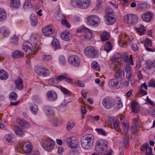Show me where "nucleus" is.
Wrapping results in <instances>:
<instances>
[{"label": "nucleus", "instance_id": "bf43d9fd", "mask_svg": "<svg viewBox=\"0 0 155 155\" xmlns=\"http://www.w3.org/2000/svg\"><path fill=\"white\" fill-rule=\"evenodd\" d=\"M9 97L11 100H16L17 97V94L15 92H12L10 94Z\"/></svg>", "mask_w": 155, "mask_h": 155}, {"label": "nucleus", "instance_id": "69168bd1", "mask_svg": "<svg viewBox=\"0 0 155 155\" xmlns=\"http://www.w3.org/2000/svg\"><path fill=\"white\" fill-rule=\"evenodd\" d=\"M56 80H55L54 78H52L49 79L48 83L54 86L56 84Z\"/></svg>", "mask_w": 155, "mask_h": 155}, {"label": "nucleus", "instance_id": "393cba45", "mask_svg": "<svg viewBox=\"0 0 155 155\" xmlns=\"http://www.w3.org/2000/svg\"><path fill=\"white\" fill-rule=\"evenodd\" d=\"M8 73L3 69H0V79L4 80H6L8 78Z\"/></svg>", "mask_w": 155, "mask_h": 155}, {"label": "nucleus", "instance_id": "0e129e2a", "mask_svg": "<svg viewBox=\"0 0 155 155\" xmlns=\"http://www.w3.org/2000/svg\"><path fill=\"white\" fill-rule=\"evenodd\" d=\"M38 38V36L37 35L33 34L31 36V41L33 43H35L37 42V39Z\"/></svg>", "mask_w": 155, "mask_h": 155}, {"label": "nucleus", "instance_id": "5fc2aeb1", "mask_svg": "<svg viewBox=\"0 0 155 155\" xmlns=\"http://www.w3.org/2000/svg\"><path fill=\"white\" fill-rule=\"evenodd\" d=\"M52 58V56L50 55H42V59L45 62H47L51 60Z\"/></svg>", "mask_w": 155, "mask_h": 155}, {"label": "nucleus", "instance_id": "423d86ee", "mask_svg": "<svg viewBox=\"0 0 155 155\" xmlns=\"http://www.w3.org/2000/svg\"><path fill=\"white\" fill-rule=\"evenodd\" d=\"M85 55L89 58H94L98 54L97 50L93 46H90L85 48L84 50Z\"/></svg>", "mask_w": 155, "mask_h": 155}, {"label": "nucleus", "instance_id": "a19ab883", "mask_svg": "<svg viewBox=\"0 0 155 155\" xmlns=\"http://www.w3.org/2000/svg\"><path fill=\"white\" fill-rule=\"evenodd\" d=\"M123 140L124 146L125 148H127L129 141V136L127 134L124 135V136Z\"/></svg>", "mask_w": 155, "mask_h": 155}, {"label": "nucleus", "instance_id": "0eeeda50", "mask_svg": "<svg viewBox=\"0 0 155 155\" xmlns=\"http://www.w3.org/2000/svg\"><path fill=\"white\" fill-rule=\"evenodd\" d=\"M66 141L68 146L71 148L77 147L79 144L78 140L74 136L67 138Z\"/></svg>", "mask_w": 155, "mask_h": 155}, {"label": "nucleus", "instance_id": "7ed1b4c3", "mask_svg": "<svg viewBox=\"0 0 155 155\" xmlns=\"http://www.w3.org/2000/svg\"><path fill=\"white\" fill-rule=\"evenodd\" d=\"M54 144L55 142L50 138L45 139L41 142L42 147L48 152L51 151L54 149Z\"/></svg>", "mask_w": 155, "mask_h": 155}, {"label": "nucleus", "instance_id": "2f4dec72", "mask_svg": "<svg viewBox=\"0 0 155 155\" xmlns=\"http://www.w3.org/2000/svg\"><path fill=\"white\" fill-rule=\"evenodd\" d=\"M51 44L55 50L57 49H59L60 48L59 42L58 40L56 38H54L53 39Z\"/></svg>", "mask_w": 155, "mask_h": 155}, {"label": "nucleus", "instance_id": "a211bd4d", "mask_svg": "<svg viewBox=\"0 0 155 155\" xmlns=\"http://www.w3.org/2000/svg\"><path fill=\"white\" fill-rule=\"evenodd\" d=\"M24 55V53L22 51L19 50H17L12 53V57L14 59L20 58L23 57Z\"/></svg>", "mask_w": 155, "mask_h": 155}, {"label": "nucleus", "instance_id": "c9c22d12", "mask_svg": "<svg viewBox=\"0 0 155 155\" xmlns=\"http://www.w3.org/2000/svg\"><path fill=\"white\" fill-rule=\"evenodd\" d=\"M30 109L31 113L34 115H36L38 110V107L36 104L32 105L30 107Z\"/></svg>", "mask_w": 155, "mask_h": 155}, {"label": "nucleus", "instance_id": "79ce46f5", "mask_svg": "<svg viewBox=\"0 0 155 155\" xmlns=\"http://www.w3.org/2000/svg\"><path fill=\"white\" fill-rule=\"evenodd\" d=\"M19 38L16 35H14L11 39V42L14 45H18V44Z\"/></svg>", "mask_w": 155, "mask_h": 155}, {"label": "nucleus", "instance_id": "4d7b16f0", "mask_svg": "<svg viewBox=\"0 0 155 155\" xmlns=\"http://www.w3.org/2000/svg\"><path fill=\"white\" fill-rule=\"evenodd\" d=\"M59 61L61 65H64L66 63V60L65 57L63 55H60L58 58Z\"/></svg>", "mask_w": 155, "mask_h": 155}, {"label": "nucleus", "instance_id": "58836bf2", "mask_svg": "<svg viewBox=\"0 0 155 155\" xmlns=\"http://www.w3.org/2000/svg\"><path fill=\"white\" fill-rule=\"evenodd\" d=\"M129 123L127 121L125 120L123 122V129L125 133H127L129 131Z\"/></svg>", "mask_w": 155, "mask_h": 155}, {"label": "nucleus", "instance_id": "3c124183", "mask_svg": "<svg viewBox=\"0 0 155 155\" xmlns=\"http://www.w3.org/2000/svg\"><path fill=\"white\" fill-rule=\"evenodd\" d=\"M113 124L114 127L116 131H120L121 129L119 125V122L118 120H117Z\"/></svg>", "mask_w": 155, "mask_h": 155}, {"label": "nucleus", "instance_id": "cd10ccee", "mask_svg": "<svg viewBox=\"0 0 155 155\" xmlns=\"http://www.w3.org/2000/svg\"><path fill=\"white\" fill-rule=\"evenodd\" d=\"M7 14L3 9L0 8V21L5 20L6 18Z\"/></svg>", "mask_w": 155, "mask_h": 155}, {"label": "nucleus", "instance_id": "b1692460", "mask_svg": "<svg viewBox=\"0 0 155 155\" xmlns=\"http://www.w3.org/2000/svg\"><path fill=\"white\" fill-rule=\"evenodd\" d=\"M124 71L122 70L118 69L114 74V77L116 78H120L123 77H124Z\"/></svg>", "mask_w": 155, "mask_h": 155}, {"label": "nucleus", "instance_id": "49530a36", "mask_svg": "<svg viewBox=\"0 0 155 155\" xmlns=\"http://www.w3.org/2000/svg\"><path fill=\"white\" fill-rule=\"evenodd\" d=\"M117 120L113 117H109L105 121V123L110 125L113 124Z\"/></svg>", "mask_w": 155, "mask_h": 155}, {"label": "nucleus", "instance_id": "a18cd8bd", "mask_svg": "<svg viewBox=\"0 0 155 155\" xmlns=\"http://www.w3.org/2000/svg\"><path fill=\"white\" fill-rule=\"evenodd\" d=\"M128 38L125 34L121 33L120 34L119 36L118 42L119 43H120L121 41H123L124 40H126Z\"/></svg>", "mask_w": 155, "mask_h": 155}, {"label": "nucleus", "instance_id": "ddd939ff", "mask_svg": "<svg viewBox=\"0 0 155 155\" xmlns=\"http://www.w3.org/2000/svg\"><path fill=\"white\" fill-rule=\"evenodd\" d=\"M53 27L51 26L48 25L44 27L42 29V32L44 35L49 36L54 32Z\"/></svg>", "mask_w": 155, "mask_h": 155}, {"label": "nucleus", "instance_id": "e433bc0d", "mask_svg": "<svg viewBox=\"0 0 155 155\" xmlns=\"http://www.w3.org/2000/svg\"><path fill=\"white\" fill-rule=\"evenodd\" d=\"M124 61L125 62L129 63L130 62V64L132 65H134V63L133 59V56L132 55H130V58L127 56H125L123 58Z\"/></svg>", "mask_w": 155, "mask_h": 155}, {"label": "nucleus", "instance_id": "4be33fe9", "mask_svg": "<svg viewBox=\"0 0 155 155\" xmlns=\"http://www.w3.org/2000/svg\"><path fill=\"white\" fill-rule=\"evenodd\" d=\"M15 83L16 88L19 90L23 89V81L20 77H19L17 79L15 80Z\"/></svg>", "mask_w": 155, "mask_h": 155}, {"label": "nucleus", "instance_id": "2eb2a0df", "mask_svg": "<svg viewBox=\"0 0 155 155\" xmlns=\"http://www.w3.org/2000/svg\"><path fill=\"white\" fill-rule=\"evenodd\" d=\"M103 106L106 108L110 109L112 106L111 100L108 97L104 98L102 101Z\"/></svg>", "mask_w": 155, "mask_h": 155}, {"label": "nucleus", "instance_id": "4468645a", "mask_svg": "<svg viewBox=\"0 0 155 155\" xmlns=\"http://www.w3.org/2000/svg\"><path fill=\"white\" fill-rule=\"evenodd\" d=\"M33 48V46L29 42H25L23 44L22 49L25 52H27L29 53V52H31Z\"/></svg>", "mask_w": 155, "mask_h": 155}, {"label": "nucleus", "instance_id": "4c0bfd02", "mask_svg": "<svg viewBox=\"0 0 155 155\" xmlns=\"http://www.w3.org/2000/svg\"><path fill=\"white\" fill-rule=\"evenodd\" d=\"M101 37L102 41H106L109 39L110 35L106 31H104L101 34Z\"/></svg>", "mask_w": 155, "mask_h": 155}, {"label": "nucleus", "instance_id": "f8f14e48", "mask_svg": "<svg viewBox=\"0 0 155 155\" xmlns=\"http://www.w3.org/2000/svg\"><path fill=\"white\" fill-rule=\"evenodd\" d=\"M47 99L51 101H56L58 97L57 93L54 91L50 90L48 91L46 94Z\"/></svg>", "mask_w": 155, "mask_h": 155}, {"label": "nucleus", "instance_id": "412c9836", "mask_svg": "<svg viewBox=\"0 0 155 155\" xmlns=\"http://www.w3.org/2000/svg\"><path fill=\"white\" fill-rule=\"evenodd\" d=\"M80 8L85 9L87 8L91 4V0H82Z\"/></svg>", "mask_w": 155, "mask_h": 155}, {"label": "nucleus", "instance_id": "37998d69", "mask_svg": "<svg viewBox=\"0 0 155 155\" xmlns=\"http://www.w3.org/2000/svg\"><path fill=\"white\" fill-rule=\"evenodd\" d=\"M91 68L94 70L98 71H100V65L96 61L93 62L91 64Z\"/></svg>", "mask_w": 155, "mask_h": 155}, {"label": "nucleus", "instance_id": "864d4df0", "mask_svg": "<svg viewBox=\"0 0 155 155\" xmlns=\"http://www.w3.org/2000/svg\"><path fill=\"white\" fill-rule=\"evenodd\" d=\"M75 125V123L74 121L70 120L68 123L66 129L68 130H70Z\"/></svg>", "mask_w": 155, "mask_h": 155}, {"label": "nucleus", "instance_id": "603ef678", "mask_svg": "<svg viewBox=\"0 0 155 155\" xmlns=\"http://www.w3.org/2000/svg\"><path fill=\"white\" fill-rule=\"evenodd\" d=\"M111 48V43L109 42H107L104 46V50L107 52H109Z\"/></svg>", "mask_w": 155, "mask_h": 155}, {"label": "nucleus", "instance_id": "39448f33", "mask_svg": "<svg viewBox=\"0 0 155 155\" xmlns=\"http://www.w3.org/2000/svg\"><path fill=\"white\" fill-rule=\"evenodd\" d=\"M106 10L108 12L104 16L105 22L108 25H111L116 21L115 18L113 16L112 9L109 7H107Z\"/></svg>", "mask_w": 155, "mask_h": 155}, {"label": "nucleus", "instance_id": "6e6552de", "mask_svg": "<svg viewBox=\"0 0 155 155\" xmlns=\"http://www.w3.org/2000/svg\"><path fill=\"white\" fill-rule=\"evenodd\" d=\"M124 19L127 24L134 25L137 23L138 18L136 15L128 14L124 16Z\"/></svg>", "mask_w": 155, "mask_h": 155}, {"label": "nucleus", "instance_id": "c03bdc74", "mask_svg": "<svg viewBox=\"0 0 155 155\" xmlns=\"http://www.w3.org/2000/svg\"><path fill=\"white\" fill-rule=\"evenodd\" d=\"M67 74L64 73L58 76L56 78L57 81L58 82L64 80H65L66 78H67Z\"/></svg>", "mask_w": 155, "mask_h": 155}, {"label": "nucleus", "instance_id": "a878e982", "mask_svg": "<svg viewBox=\"0 0 155 155\" xmlns=\"http://www.w3.org/2000/svg\"><path fill=\"white\" fill-rule=\"evenodd\" d=\"M14 130L16 134L19 136L21 137L24 135V132L19 127L15 126L14 127Z\"/></svg>", "mask_w": 155, "mask_h": 155}, {"label": "nucleus", "instance_id": "680f3d73", "mask_svg": "<svg viewBox=\"0 0 155 155\" xmlns=\"http://www.w3.org/2000/svg\"><path fill=\"white\" fill-rule=\"evenodd\" d=\"M25 120L21 118H18L16 119V122L19 125L22 127L24 125Z\"/></svg>", "mask_w": 155, "mask_h": 155}, {"label": "nucleus", "instance_id": "ea45409f", "mask_svg": "<svg viewBox=\"0 0 155 155\" xmlns=\"http://www.w3.org/2000/svg\"><path fill=\"white\" fill-rule=\"evenodd\" d=\"M135 29L137 32L139 34H142L143 33L145 29L144 26L140 25L139 27H135Z\"/></svg>", "mask_w": 155, "mask_h": 155}, {"label": "nucleus", "instance_id": "f03ea898", "mask_svg": "<svg viewBox=\"0 0 155 155\" xmlns=\"http://www.w3.org/2000/svg\"><path fill=\"white\" fill-rule=\"evenodd\" d=\"M16 148L20 153L23 151L27 154L31 153L33 149L32 146L29 142H25L24 141L19 142L16 146Z\"/></svg>", "mask_w": 155, "mask_h": 155}, {"label": "nucleus", "instance_id": "7c9ffc66", "mask_svg": "<svg viewBox=\"0 0 155 155\" xmlns=\"http://www.w3.org/2000/svg\"><path fill=\"white\" fill-rule=\"evenodd\" d=\"M119 82L116 79H112L108 82L109 85L115 88L118 85Z\"/></svg>", "mask_w": 155, "mask_h": 155}, {"label": "nucleus", "instance_id": "338daca9", "mask_svg": "<svg viewBox=\"0 0 155 155\" xmlns=\"http://www.w3.org/2000/svg\"><path fill=\"white\" fill-rule=\"evenodd\" d=\"M47 110L48 112V114L50 115H52L54 113L53 108L51 107L48 106L47 107Z\"/></svg>", "mask_w": 155, "mask_h": 155}, {"label": "nucleus", "instance_id": "6ab92c4d", "mask_svg": "<svg viewBox=\"0 0 155 155\" xmlns=\"http://www.w3.org/2000/svg\"><path fill=\"white\" fill-rule=\"evenodd\" d=\"M20 0H10V6L11 8H18L20 6Z\"/></svg>", "mask_w": 155, "mask_h": 155}, {"label": "nucleus", "instance_id": "9d476101", "mask_svg": "<svg viewBox=\"0 0 155 155\" xmlns=\"http://www.w3.org/2000/svg\"><path fill=\"white\" fill-rule=\"evenodd\" d=\"M68 61L71 65L76 67H79L81 63L79 57L76 55L70 56L68 58Z\"/></svg>", "mask_w": 155, "mask_h": 155}, {"label": "nucleus", "instance_id": "e2e57ef3", "mask_svg": "<svg viewBox=\"0 0 155 155\" xmlns=\"http://www.w3.org/2000/svg\"><path fill=\"white\" fill-rule=\"evenodd\" d=\"M119 55V53L114 55L112 57V60L115 62L118 61L119 59L120 58V56H118Z\"/></svg>", "mask_w": 155, "mask_h": 155}, {"label": "nucleus", "instance_id": "5701e85b", "mask_svg": "<svg viewBox=\"0 0 155 155\" xmlns=\"http://www.w3.org/2000/svg\"><path fill=\"white\" fill-rule=\"evenodd\" d=\"M0 32L2 35L5 37H8L9 36L10 31L6 27H1L0 28Z\"/></svg>", "mask_w": 155, "mask_h": 155}, {"label": "nucleus", "instance_id": "1a4fd4ad", "mask_svg": "<svg viewBox=\"0 0 155 155\" xmlns=\"http://www.w3.org/2000/svg\"><path fill=\"white\" fill-rule=\"evenodd\" d=\"M87 21L91 25L97 27L100 22V19L97 15H92L87 18Z\"/></svg>", "mask_w": 155, "mask_h": 155}, {"label": "nucleus", "instance_id": "774afa93", "mask_svg": "<svg viewBox=\"0 0 155 155\" xmlns=\"http://www.w3.org/2000/svg\"><path fill=\"white\" fill-rule=\"evenodd\" d=\"M50 74V71L48 69L46 68L45 71H44V72L42 73L41 76L44 77H47L49 76Z\"/></svg>", "mask_w": 155, "mask_h": 155}, {"label": "nucleus", "instance_id": "9b49d317", "mask_svg": "<svg viewBox=\"0 0 155 155\" xmlns=\"http://www.w3.org/2000/svg\"><path fill=\"white\" fill-rule=\"evenodd\" d=\"M77 32L82 33L84 37L86 38L89 39L92 38V35L90 30L84 26L78 28Z\"/></svg>", "mask_w": 155, "mask_h": 155}, {"label": "nucleus", "instance_id": "dca6fc26", "mask_svg": "<svg viewBox=\"0 0 155 155\" xmlns=\"http://www.w3.org/2000/svg\"><path fill=\"white\" fill-rule=\"evenodd\" d=\"M4 140L6 142L11 143H13L15 140V136L12 134H8L5 135Z\"/></svg>", "mask_w": 155, "mask_h": 155}, {"label": "nucleus", "instance_id": "c756f323", "mask_svg": "<svg viewBox=\"0 0 155 155\" xmlns=\"http://www.w3.org/2000/svg\"><path fill=\"white\" fill-rule=\"evenodd\" d=\"M46 69L45 67L43 66L37 67L35 68V71L38 74L41 75L44 71Z\"/></svg>", "mask_w": 155, "mask_h": 155}, {"label": "nucleus", "instance_id": "052dcab7", "mask_svg": "<svg viewBox=\"0 0 155 155\" xmlns=\"http://www.w3.org/2000/svg\"><path fill=\"white\" fill-rule=\"evenodd\" d=\"M27 59L26 61V63L28 64H29L30 62V60L29 58L31 59L34 57V56L32 55V53H30L29 52V53H27Z\"/></svg>", "mask_w": 155, "mask_h": 155}, {"label": "nucleus", "instance_id": "bb28decb", "mask_svg": "<svg viewBox=\"0 0 155 155\" xmlns=\"http://www.w3.org/2000/svg\"><path fill=\"white\" fill-rule=\"evenodd\" d=\"M81 1L80 0H71L70 4L71 5L75 7L80 8L81 4Z\"/></svg>", "mask_w": 155, "mask_h": 155}, {"label": "nucleus", "instance_id": "c85d7f7f", "mask_svg": "<svg viewBox=\"0 0 155 155\" xmlns=\"http://www.w3.org/2000/svg\"><path fill=\"white\" fill-rule=\"evenodd\" d=\"M131 107L133 112L136 113H137L140 110V108L137 103L134 102L131 104Z\"/></svg>", "mask_w": 155, "mask_h": 155}, {"label": "nucleus", "instance_id": "8fccbe9b", "mask_svg": "<svg viewBox=\"0 0 155 155\" xmlns=\"http://www.w3.org/2000/svg\"><path fill=\"white\" fill-rule=\"evenodd\" d=\"M142 58L141 56L138 57L136 59V69H138L140 67V62L142 61Z\"/></svg>", "mask_w": 155, "mask_h": 155}, {"label": "nucleus", "instance_id": "473e14b6", "mask_svg": "<svg viewBox=\"0 0 155 155\" xmlns=\"http://www.w3.org/2000/svg\"><path fill=\"white\" fill-rule=\"evenodd\" d=\"M31 24L32 26H35L37 24L38 19L34 14H32L30 15Z\"/></svg>", "mask_w": 155, "mask_h": 155}, {"label": "nucleus", "instance_id": "de8ad7c7", "mask_svg": "<svg viewBox=\"0 0 155 155\" xmlns=\"http://www.w3.org/2000/svg\"><path fill=\"white\" fill-rule=\"evenodd\" d=\"M52 124L54 126L57 127L61 124L60 120L57 118H53L51 120Z\"/></svg>", "mask_w": 155, "mask_h": 155}, {"label": "nucleus", "instance_id": "aec40b11", "mask_svg": "<svg viewBox=\"0 0 155 155\" xmlns=\"http://www.w3.org/2000/svg\"><path fill=\"white\" fill-rule=\"evenodd\" d=\"M60 36L63 40L68 41L70 39V33L68 31L65 30L61 34Z\"/></svg>", "mask_w": 155, "mask_h": 155}, {"label": "nucleus", "instance_id": "f257e3e1", "mask_svg": "<svg viewBox=\"0 0 155 155\" xmlns=\"http://www.w3.org/2000/svg\"><path fill=\"white\" fill-rule=\"evenodd\" d=\"M94 137L92 134H88L83 136L80 139L81 147L86 150L91 149L94 146Z\"/></svg>", "mask_w": 155, "mask_h": 155}, {"label": "nucleus", "instance_id": "f704fd0d", "mask_svg": "<svg viewBox=\"0 0 155 155\" xmlns=\"http://www.w3.org/2000/svg\"><path fill=\"white\" fill-rule=\"evenodd\" d=\"M58 87L59 88L64 94L67 96H70V95L71 92L69 90L61 86H58Z\"/></svg>", "mask_w": 155, "mask_h": 155}, {"label": "nucleus", "instance_id": "6e6d98bb", "mask_svg": "<svg viewBox=\"0 0 155 155\" xmlns=\"http://www.w3.org/2000/svg\"><path fill=\"white\" fill-rule=\"evenodd\" d=\"M137 122V120L135 119H134V125L131 127V130L133 133H135L137 129V125L136 124Z\"/></svg>", "mask_w": 155, "mask_h": 155}, {"label": "nucleus", "instance_id": "f3484780", "mask_svg": "<svg viewBox=\"0 0 155 155\" xmlns=\"http://www.w3.org/2000/svg\"><path fill=\"white\" fill-rule=\"evenodd\" d=\"M153 15V14L151 12H148L145 14H142L141 18L144 21L148 22L151 20Z\"/></svg>", "mask_w": 155, "mask_h": 155}, {"label": "nucleus", "instance_id": "72a5a7b5", "mask_svg": "<svg viewBox=\"0 0 155 155\" xmlns=\"http://www.w3.org/2000/svg\"><path fill=\"white\" fill-rule=\"evenodd\" d=\"M115 104L116 106V108L117 109H119L122 107V102L121 98L120 97H116Z\"/></svg>", "mask_w": 155, "mask_h": 155}, {"label": "nucleus", "instance_id": "13d9d810", "mask_svg": "<svg viewBox=\"0 0 155 155\" xmlns=\"http://www.w3.org/2000/svg\"><path fill=\"white\" fill-rule=\"evenodd\" d=\"M152 41L148 38L146 39L144 43L145 48L148 47H151L152 46Z\"/></svg>", "mask_w": 155, "mask_h": 155}, {"label": "nucleus", "instance_id": "20e7f679", "mask_svg": "<svg viewBox=\"0 0 155 155\" xmlns=\"http://www.w3.org/2000/svg\"><path fill=\"white\" fill-rule=\"evenodd\" d=\"M107 142L105 140L103 139L98 140L96 143L97 152L99 153H104L107 150Z\"/></svg>", "mask_w": 155, "mask_h": 155}, {"label": "nucleus", "instance_id": "09e8293b", "mask_svg": "<svg viewBox=\"0 0 155 155\" xmlns=\"http://www.w3.org/2000/svg\"><path fill=\"white\" fill-rule=\"evenodd\" d=\"M23 7L25 9L31 8L32 7V5L30 1L25 0L23 5Z\"/></svg>", "mask_w": 155, "mask_h": 155}]
</instances>
